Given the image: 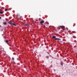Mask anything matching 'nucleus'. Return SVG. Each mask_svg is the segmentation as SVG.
<instances>
[{"mask_svg": "<svg viewBox=\"0 0 77 77\" xmlns=\"http://www.w3.org/2000/svg\"><path fill=\"white\" fill-rule=\"evenodd\" d=\"M3 24H5V25H6V23L3 22Z\"/></svg>", "mask_w": 77, "mask_h": 77, "instance_id": "nucleus-6", "label": "nucleus"}, {"mask_svg": "<svg viewBox=\"0 0 77 77\" xmlns=\"http://www.w3.org/2000/svg\"><path fill=\"white\" fill-rule=\"evenodd\" d=\"M1 17H0V19H1Z\"/></svg>", "mask_w": 77, "mask_h": 77, "instance_id": "nucleus-13", "label": "nucleus"}, {"mask_svg": "<svg viewBox=\"0 0 77 77\" xmlns=\"http://www.w3.org/2000/svg\"><path fill=\"white\" fill-rule=\"evenodd\" d=\"M28 26V25L27 24H25V25H24V26Z\"/></svg>", "mask_w": 77, "mask_h": 77, "instance_id": "nucleus-8", "label": "nucleus"}, {"mask_svg": "<svg viewBox=\"0 0 77 77\" xmlns=\"http://www.w3.org/2000/svg\"><path fill=\"white\" fill-rule=\"evenodd\" d=\"M8 23L10 25H12V24L13 25V26H16V25L14 23H12L11 22H10V21H8Z\"/></svg>", "mask_w": 77, "mask_h": 77, "instance_id": "nucleus-1", "label": "nucleus"}, {"mask_svg": "<svg viewBox=\"0 0 77 77\" xmlns=\"http://www.w3.org/2000/svg\"><path fill=\"white\" fill-rule=\"evenodd\" d=\"M52 38H54L55 39V38H56V37L55 36H52Z\"/></svg>", "mask_w": 77, "mask_h": 77, "instance_id": "nucleus-4", "label": "nucleus"}, {"mask_svg": "<svg viewBox=\"0 0 77 77\" xmlns=\"http://www.w3.org/2000/svg\"><path fill=\"white\" fill-rule=\"evenodd\" d=\"M60 27L61 28V29H63V27H62V26H60Z\"/></svg>", "mask_w": 77, "mask_h": 77, "instance_id": "nucleus-10", "label": "nucleus"}, {"mask_svg": "<svg viewBox=\"0 0 77 77\" xmlns=\"http://www.w3.org/2000/svg\"><path fill=\"white\" fill-rule=\"evenodd\" d=\"M44 23V20H42L40 22V24H42V23Z\"/></svg>", "mask_w": 77, "mask_h": 77, "instance_id": "nucleus-2", "label": "nucleus"}, {"mask_svg": "<svg viewBox=\"0 0 77 77\" xmlns=\"http://www.w3.org/2000/svg\"><path fill=\"white\" fill-rule=\"evenodd\" d=\"M5 11H8V9H5Z\"/></svg>", "mask_w": 77, "mask_h": 77, "instance_id": "nucleus-9", "label": "nucleus"}, {"mask_svg": "<svg viewBox=\"0 0 77 77\" xmlns=\"http://www.w3.org/2000/svg\"><path fill=\"white\" fill-rule=\"evenodd\" d=\"M55 40H60V39L57 38H55Z\"/></svg>", "mask_w": 77, "mask_h": 77, "instance_id": "nucleus-3", "label": "nucleus"}, {"mask_svg": "<svg viewBox=\"0 0 77 77\" xmlns=\"http://www.w3.org/2000/svg\"><path fill=\"white\" fill-rule=\"evenodd\" d=\"M0 14H3V12L0 11Z\"/></svg>", "mask_w": 77, "mask_h": 77, "instance_id": "nucleus-5", "label": "nucleus"}, {"mask_svg": "<svg viewBox=\"0 0 77 77\" xmlns=\"http://www.w3.org/2000/svg\"><path fill=\"white\" fill-rule=\"evenodd\" d=\"M73 38H76V37L74 36H73Z\"/></svg>", "mask_w": 77, "mask_h": 77, "instance_id": "nucleus-11", "label": "nucleus"}, {"mask_svg": "<svg viewBox=\"0 0 77 77\" xmlns=\"http://www.w3.org/2000/svg\"><path fill=\"white\" fill-rule=\"evenodd\" d=\"M5 42H6L7 43H8V42H9V41H8V40H5Z\"/></svg>", "mask_w": 77, "mask_h": 77, "instance_id": "nucleus-7", "label": "nucleus"}, {"mask_svg": "<svg viewBox=\"0 0 77 77\" xmlns=\"http://www.w3.org/2000/svg\"><path fill=\"white\" fill-rule=\"evenodd\" d=\"M47 57H48V56Z\"/></svg>", "mask_w": 77, "mask_h": 77, "instance_id": "nucleus-14", "label": "nucleus"}, {"mask_svg": "<svg viewBox=\"0 0 77 77\" xmlns=\"http://www.w3.org/2000/svg\"><path fill=\"white\" fill-rule=\"evenodd\" d=\"M12 60H14V58L13 57L12 58Z\"/></svg>", "mask_w": 77, "mask_h": 77, "instance_id": "nucleus-12", "label": "nucleus"}]
</instances>
